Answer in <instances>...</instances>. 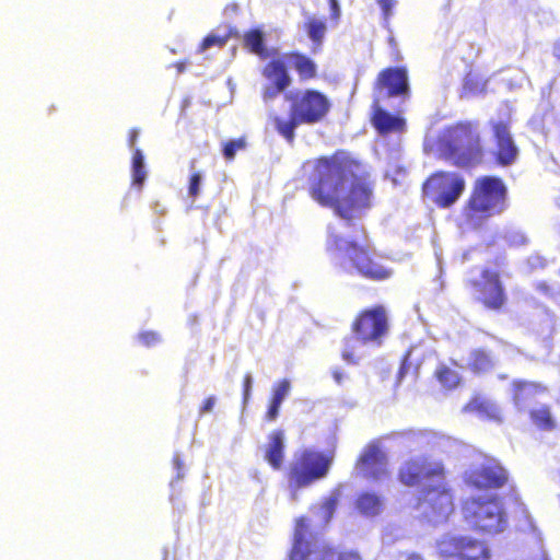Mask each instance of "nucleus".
Segmentation results:
<instances>
[{"mask_svg": "<svg viewBox=\"0 0 560 560\" xmlns=\"http://www.w3.org/2000/svg\"><path fill=\"white\" fill-rule=\"evenodd\" d=\"M445 467L441 462H432L425 456L405 460L397 474L398 481L406 487H418L424 481L445 479Z\"/></svg>", "mask_w": 560, "mask_h": 560, "instance_id": "13", "label": "nucleus"}, {"mask_svg": "<svg viewBox=\"0 0 560 560\" xmlns=\"http://www.w3.org/2000/svg\"><path fill=\"white\" fill-rule=\"evenodd\" d=\"M138 340L145 347H152L160 342L161 338L156 331L145 330L138 334Z\"/></svg>", "mask_w": 560, "mask_h": 560, "instance_id": "36", "label": "nucleus"}, {"mask_svg": "<svg viewBox=\"0 0 560 560\" xmlns=\"http://www.w3.org/2000/svg\"><path fill=\"white\" fill-rule=\"evenodd\" d=\"M326 250L337 259V266L343 271L355 272L363 279L382 282L392 278V268L378 261L370 246L357 241L346 240L343 236L330 233L326 241Z\"/></svg>", "mask_w": 560, "mask_h": 560, "instance_id": "5", "label": "nucleus"}, {"mask_svg": "<svg viewBox=\"0 0 560 560\" xmlns=\"http://www.w3.org/2000/svg\"><path fill=\"white\" fill-rule=\"evenodd\" d=\"M452 364H453L454 366H459V364H458L456 361H454V360H452Z\"/></svg>", "mask_w": 560, "mask_h": 560, "instance_id": "53", "label": "nucleus"}, {"mask_svg": "<svg viewBox=\"0 0 560 560\" xmlns=\"http://www.w3.org/2000/svg\"><path fill=\"white\" fill-rule=\"evenodd\" d=\"M477 91V82L472 78H466L463 84V95L470 96Z\"/></svg>", "mask_w": 560, "mask_h": 560, "instance_id": "38", "label": "nucleus"}, {"mask_svg": "<svg viewBox=\"0 0 560 560\" xmlns=\"http://www.w3.org/2000/svg\"><path fill=\"white\" fill-rule=\"evenodd\" d=\"M434 377L440 385L447 390L455 389L462 382V376L458 371L445 363H440L436 366Z\"/></svg>", "mask_w": 560, "mask_h": 560, "instance_id": "29", "label": "nucleus"}, {"mask_svg": "<svg viewBox=\"0 0 560 560\" xmlns=\"http://www.w3.org/2000/svg\"><path fill=\"white\" fill-rule=\"evenodd\" d=\"M495 141L492 161L488 160V151L482 144L477 122L459 120L446 126L438 137V148L450 163L466 171L475 170L492 163L495 166L509 167L518 159L510 122L506 120L490 121Z\"/></svg>", "mask_w": 560, "mask_h": 560, "instance_id": "1", "label": "nucleus"}, {"mask_svg": "<svg viewBox=\"0 0 560 560\" xmlns=\"http://www.w3.org/2000/svg\"><path fill=\"white\" fill-rule=\"evenodd\" d=\"M175 66H176V68H177V70L179 72L184 71V69H185V62L184 61L176 62Z\"/></svg>", "mask_w": 560, "mask_h": 560, "instance_id": "49", "label": "nucleus"}, {"mask_svg": "<svg viewBox=\"0 0 560 560\" xmlns=\"http://www.w3.org/2000/svg\"><path fill=\"white\" fill-rule=\"evenodd\" d=\"M139 137V130L132 128L128 132V144L130 148H133Z\"/></svg>", "mask_w": 560, "mask_h": 560, "instance_id": "45", "label": "nucleus"}, {"mask_svg": "<svg viewBox=\"0 0 560 560\" xmlns=\"http://www.w3.org/2000/svg\"><path fill=\"white\" fill-rule=\"evenodd\" d=\"M432 175L440 176V175H447V174H446V173H444V172H435V173H433Z\"/></svg>", "mask_w": 560, "mask_h": 560, "instance_id": "51", "label": "nucleus"}, {"mask_svg": "<svg viewBox=\"0 0 560 560\" xmlns=\"http://www.w3.org/2000/svg\"><path fill=\"white\" fill-rule=\"evenodd\" d=\"M463 412L474 413L487 420L501 421L499 407L479 393L471 395L463 406Z\"/></svg>", "mask_w": 560, "mask_h": 560, "instance_id": "22", "label": "nucleus"}, {"mask_svg": "<svg viewBox=\"0 0 560 560\" xmlns=\"http://www.w3.org/2000/svg\"><path fill=\"white\" fill-rule=\"evenodd\" d=\"M243 46L250 54L256 55L261 60L275 59L279 56L278 48L268 49L265 44V34L259 28H250L243 35Z\"/></svg>", "mask_w": 560, "mask_h": 560, "instance_id": "21", "label": "nucleus"}, {"mask_svg": "<svg viewBox=\"0 0 560 560\" xmlns=\"http://www.w3.org/2000/svg\"><path fill=\"white\" fill-rule=\"evenodd\" d=\"M462 510L464 517L480 532L497 534L505 527L506 517L498 495L469 498L463 502Z\"/></svg>", "mask_w": 560, "mask_h": 560, "instance_id": "9", "label": "nucleus"}, {"mask_svg": "<svg viewBox=\"0 0 560 560\" xmlns=\"http://www.w3.org/2000/svg\"><path fill=\"white\" fill-rule=\"evenodd\" d=\"M201 177H190L189 194L195 197L198 194Z\"/></svg>", "mask_w": 560, "mask_h": 560, "instance_id": "44", "label": "nucleus"}, {"mask_svg": "<svg viewBox=\"0 0 560 560\" xmlns=\"http://www.w3.org/2000/svg\"><path fill=\"white\" fill-rule=\"evenodd\" d=\"M215 404V398L213 396H210L206 398L200 407L199 413L203 415L206 412H210Z\"/></svg>", "mask_w": 560, "mask_h": 560, "instance_id": "41", "label": "nucleus"}, {"mask_svg": "<svg viewBox=\"0 0 560 560\" xmlns=\"http://www.w3.org/2000/svg\"><path fill=\"white\" fill-rule=\"evenodd\" d=\"M280 406V402L270 398V402L265 415V419L267 422H272L278 418Z\"/></svg>", "mask_w": 560, "mask_h": 560, "instance_id": "37", "label": "nucleus"}, {"mask_svg": "<svg viewBox=\"0 0 560 560\" xmlns=\"http://www.w3.org/2000/svg\"><path fill=\"white\" fill-rule=\"evenodd\" d=\"M303 30L306 32L307 36L313 43V52L319 51L323 46L326 33L325 22L311 16L304 22Z\"/></svg>", "mask_w": 560, "mask_h": 560, "instance_id": "28", "label": "nucleus"}, {"mask_svg": "<svg viewBox=\"0 0 560 560\" xmlns=\"http://www.w3.org/2000/svg\"><path fill=\"white\" fill-rule=\"evenodd\" d=\"M252 390V376L250 374H246L243 378V399L246 402L249 399Z\"/></svg>", "mask_w": 560, "mask_h": 560, "instance_id": "40", "label": "nucleus"}, {"mask_svg": "<svg viewBox=\"0 0 560 560\" xmlns=\"http://www.w3.org/2000/svg\"><path fill=\"white\" fill-rule=\"evenodd\" d=\"M144 178L145 177H141V176L135 177V182L133 183L140 186V185H142V182H143Z\"/></svg>", "mask_w": 560, "mask_h": 560, "instance_id": "50", "label": "nucleus"}, {"mask_svg": "<svg viewBox=\"0 0 560 560\" xmlns=\"http://www.w3.org/2000/svg\"><path fill=\"white\" fill-rule=\"evenodd\" d=\"M355 508L364 515L375 516L383 510V500L375 492L364 491L358 494Z\"/></svg>", "mask_w": 560, "mask_h": 560, "instance_id": "27", "label": "nucleus"}, {"mask_svg": "<svg viewBox=\"0 0 560 560\" xmlns=\"http://www.w3.org/2000/svg\"><path fill=\"white\" fill-rule=\"evenodd\" d=\"M316 560H361V557L354 551H340L332 547H325L316 552Z\"/></svg>", "mask_w": 560, "mask_h": 560, "instance_id": "30", "label": "nucleus"}, {"mask_svg": "<svg viewBox=\"0 0 560 560\" xmlns=\"http://www.w3.org/2000/svg\"><path fill=\"white\" fill-rule=\"evenodd\" d=\"M466 285L485 310L501 313L506 308L509 296L499 271L483 268L479 278L468 279Z\"/></svg>", "mask_w": 560, "mask_h": 560, "instance_id": "10", "label": "nucleus"}, {"mask_svg": "<svg viewBox=\"0 0 560 560\" xmlns=\"http://www.w3.org/2000/svg\"><path fill=\"white\" fill-rule=\"evenodd\" d=\"M552 55L560 62V38L552 46Z\"/></svg>", "mask_w": 560, "mask_h": 560, "instance_id": "47", "label": "nucleus"}, {"mask_svg": "<svg viewBox=\"0 0 560 560\" xmlns=\"http://www.w3.org/2000/svg\"><path fill=\"white\" fill-rule=\"evenodd\" d=\"M306 175H362L365 167L361 161L345 151H336L330 156L310 159L303 163Z\"/></svg>", "mask_w": 560, "mask_h": 560, "instance_id": "12", "label": "nucleus"}, {"mask_svg": "<svg viewBox=\"0 0 560 560\" xmlns=\"http://www.w3.org/2000/svg\"><path fill=\"white\" fill-rule=\"evenodd\" d=\"M532 425L540 432H552L558 429V421L549 405H540L528 410Z\"/></svg>", "mask_w": 560, "mask_h": 560, "instance_id": "25", "label": "nucleus"}, {"mask_svg": "<svg viewBox=\"0 0 560 560\" xmlns=\"http://www.w3.org/2000/svg\"><path fill=\"white\" fill-rule=\"evenodd\" d=\"M310 192L346 221L360 218L373 205V189L362 177H317Z\"/></svg>", "mask_w": 560, "mask_h": 560, "instance_id": "2", "label": "nucleus"}, {"mask_svg": "<svg viewBox=\"0 0 560 560\" xmlns=\"http://www.w3.org/2000/svg\"><path fill=\"white\" fill-rule=\"evenodd\" d=\"M232 36V30L229 31L225 35H217V34H208L200 43L199 45V51L203 52L210 47H219L222 48L230 37Z\"/></svg>", "mask_w": 560, "mask_h": 560, "instance_id": "32", "label": "nucleus"}, {"mask_svg": "<svg viewBox=\"0 0 560 560\" xmlns=\"http://www.w3.org/2000/svg\"><path fill=\"white\" fill-rule=\"evenodd\" d=\"M410 368V363L408 362L407 359H405L402 362H401V365L399 368V371H398V377L399 380H401L405 374L407 373V371L409 370Z\"/></svg>", "mask_w": 560, "mask_h": 560, "instance_id": "46", "label": "nucleus"}, {"mask_svg": "<svg viewBox=\"0 0 560 560\" xmlns=\"http://www.w3.org/2000/svg\"><path fill=\"white\" fill-rule=\"evenodd\" d=\"M354 467L361 476L370 480H382L390 476L387 454L376 441L363 447Z\"/></svg>", "mask_w": 560, "mask_h": 560, "instance_id": "18", "label": "nucleus"}, {"mask_svg": "<svg viewBox=\"0 0 560 560\" xmlns=\"http://www.w3.org/2000/svg\"><path fill=\"white\" fill-rule=\"evenodd\" d=\"M284 101L289 104V117H275V128L289 143L295 139L299 126H313L324 121L329 115L332 104L329 96L315 88L284 91Z\"/></svg>", "mask_w": 560, "mask_h": 560, "instance_id": "3", "label": "nucleus"}, {"mask_svg": "<svg viewBox=\"0 0 560 560\" xmlns=\"http://www.w3.org/2000/svg\"><path fill=\"white\" fill-rule=\"evenodd\" d=\"M439 557L450 560H491L486 540L470 535H445L436 541Z\"/></svg>", "mask_w": 560, "mask_h": 560, "instance_id": "11", "label": "nucleus"}, {"mask_svg": "<svg viewBox=\"0 0 560 560\" xmlns=\"http://www.w3.org/2000/svg\"><path fill=\"white\" fill-rule=\"evenodd\" d=\"M548 387L540 382L514 380L511 383V398L516 408L523 409L534 398L545 395Z\"/></svg>", "mask_w": 560, "mask_h": 560, "instance_id": "20", "label": "nucleus"}, {"mask_svg": "<svg viewBox=\"0 0 560 560\" xmlns=\"http://www.w3.org/2000/svg\"><path fill=\"white\" fill-rule=\"evenodd\" d=\"M247 149V138L242 136L236 139H231L222 143V154L226 161L234 160L237 152L245 151Z\"/></svg>", "mask_w": 560, "mask_h": 560, "instance_id": "31", "label": "nucleus"}, {"mask_svg": "<svg viewBox=\"0 0 560 560\" xmlns=\"http://www.w3.org/2000/svg\"><path fill=\"white\" fill-rule=\"evenodd\" d=\"M350 330L352 336L342 339L341 358L347 364L359 363L357 342L363 346L381 347L390 330L388 311L383 304L360 310L353 317Z\"/></svg>", "mask_w": 560, "mask_h": 560, "instance_id": "6", "label": "nucleus"}, {"mask_svg": "<svg viewBox=\"0 0 560 560\" xmlns=\"http://www.w3.org/2000/svg\"><path fill=\"white\" fill-rule=\"evenodd\" d=\"M290 390V382L288 380H281L278 384L275 385L272 389L271 399L282 404L285 396Z\"/></svg>", "mask_w": 560, "mask_h": 560, "instance_id": "34", "label": "nucleus"}, {"mask_svg": "<svg viewBox=\"0 0 560 560\" xmlns=\"http://www.w3.org/2000/svg\"><path fill=\"white\" fill-rule=\"evenodd\" d=\"M332 462V453L306 448L296 454L285 471V480L291 497L295 499L299 490L326 478Z\"/></svg>", "mask_w": 560, "mask_h": 560, "instance_id": "8", "label": "nucleus"}, {"mask_svg": "<svg viewBox=\"0 0 560 560\" xmlns=\"http://www.w3.org/2000/svg\"><path fill=\"white\" fill-rule=\"evenodd\" d=\"M465 188L464 177H427L422 184L423 196L442 209L452 207Z\"/></svg>", "mask_w": 560, "mask_h": 560, "instance_id": "15", "label": "nucleus"}, {"mask_svg": "<svg viewBox=\"0 0 560 560\" xmlns=\"http://www.w3.org/2000/svg\"><path fill=\"white\" fill-rule=\"evenodd\" d=\"M132 175H145L144 156L140 149H135L132 153Z\"/></svg>", "mask_w": 560, "mask_h": 560, "instance_id": "35", "label": "nucleus"}, {"mask_svg": "<svg viewBox=\"0 0 560 560\" xmlns=\"http://www.w3.org/2000/svg\"><path fill=\"white\" fill-rule=\"evenodd\" d=\"M268 445L265 448V459L272 469L279 470L284 460L283 432L275 430L268 435Z\"/></svg>", "mask_w": 560, "mask_h": 560, "instance_id": "24", "label": "nucleus"}, {"mask_svg": "<svg viewBox=\"0 0 560 560\" xmlns=\"http://www.w3.org/2000/svg\"><path fill=\"white\" fill-rule=\"evenodd\" d=\"M495 365L494 357L491 351L483 348H477L470 351L467 368L476 374L481 375L490 372Z\"/></svg>", "mask_w": 560, "mask_h": 560, "instance_id": "26", "label": "nucleus"}, {"mask_svg": "<svg viewBox=\"0 0 560 560\" xmlns=\"http://www.w3.org/2000/svg\"><path fill=\"white\" fill-rule=\"evenodd\" d=\"M288 63L291 65L301 82L313 81L318 77L317 63L306 54L299 50L280 52L260 69V74L266 80L261 90V98L265 103L276 100L291 86L292 77Z\"/></svg>", "mask_w": 560, "mask_h": 560, "instance_id": "4", "label": "nucleus"}, {"mask_svg": "<svg viewBox=\"0 0 560 560\" xmlns=\"http://www.w3.org/2000/svg\"><path fill=\"white\" fill-rule=\"evenodd\" d=\"M329 8H330V14L334 20H338L340 16V8L337 0H328Z\"/></svg>", "mask_w": 560, "mask_h": 560, "instance_id": "43", "label": "nucleus"}, {"mask_svg": "<svg viewBox=\"0 0 560 560\" xmlns=\"http://www.w3.org/2000/svg\"><path fill=\"white\" fill-rule=\"evenodd\" d=\"M377 2L382 8L384 16L388 18L392 14V9L394 7V0H377Z\"/></svg>", "mask_w": 560, "mask_h": 560, "instance_id": "42", "label": "nucleus"}, {"mask_svg": "<svg viewBox=\"0 0 560 560\" xmlns=\"http://www.w3.org/2000/svg\"><path fill=\"white\" fill-rule=\"evenodd\" d=\"M360 231L362 232V234H364V228L363 226H360Z\"/></svg>", "mask_w": 560, "mask_h": 560, "instance_id": "54", "label": "nucleus"}, {"mask_svg": "<svg viewBox=\"0 0 560 560\" xmlns=\"http://www.w3.org/2000/svg\"><path fill=\"white\" fill-rule=\"evenodd\" d=\"M337 505H338V497L337 495H330L323 501V503L320 505V510L323 512V517H324L325 522L330 521V518L332 517V515L337 509Z\"/></svg>", "mask_w": 560, "mask_h": 560, "instance_id": "33", "label": "nucleus"}, {"mask_svg": "<svg viewBox=\"0 0 560 560\" xmlns=\"http://www.w3.org/2000/svg\"><path fill=\"white\" fill-rule=\"evenodd\" d=\"M372 109L370 121L380 135L401 133L406 130L405 118L385 110L380 97H373Z\"/></svg>", "mask_w": 560, "mask_h": 560, "instance_id": "19", "label": "nucleus"}, {"mask_svg": "<svg viewBox=\"0 0 560 560\" xmlns=\"http://www.w3.org/2000/svg\"><path fill=\"white\" fill-rule=\"evenodd\" d=\"M334 375H335L336 380H337L338 382H340V380H341V375H340L339 373H335Z\"/></svg>", "mask_w": 560, "mask_h": 560, "instance_id": "52", "label": "nucleus"}, {"mask_svg": "<svg viewBox=\"0 0 560 560\" xmlns=\"http://www.w3.org/2000/svg\"><path fill=\"white\" fill-rule=\"evenodd\" d=\"M506 200L508 189L499 177L478 178L463 208L466 224L474 230L482 228L490 218L508 208Z\"/></svg>", "mask_w": 560, "mask_h": 560, "instance_id": "7", "label": "nucleus"}, {"mask_svg": "<svg viewBox=\"0 0 560 560\" xmlns=\"http://www.w3.org/2000/svg\"><path fill=\"white\" fill-rule=\"evenodd\" d=\"M536 290L541 292L542 294L547 296H553L555 295V288L547 281H540L536 284Z\"/></svg>", "mask_w": 560, "mask_h": 560, "instance_id": "39", "label": "nucleus"}, {"mask_svg": "<svg viewBox=\"0 0 560 560\" xmlns=\"http://www.w3.org/2000/svg\"><path fill=\"white\" fill-rule=\"evenodd\" d=\"M308 532L307 518L301 516L295 522L294 542L290 552V560H308L311 555L306 534Z\"/></svg>", "mask_w": 560, "mask_h": 560, "instance_id": "23", "label": "nucleus"}, {"mask_svg": "<svg viewBox=\"0 0 560 560\" xmlns=\"http://www.w3.org/2000/svg\"><path fill=\"white\" fill-rule=\"evenodd\" d=\"M406 560H423V559L417 553H410L407 556Z\"/></svg>", "mask_w": 560, "mask_h": 560, "instance_id": "48", "label": "nucleus"}, {"mask_svg": "<svg viewBox=\"0 0 560 560\" xmlns=\"http://www.w3.org/2000/svg\"><path fill=\"white\" fill-rule=\"evenodd\" d=\"M410 95L408 70L404 66L387 67L378 72L373 83V97L408 98Z\"/></svg>", "mask_w": 560, "mask_h": 560, "instance_id": "17", "label": "nucleus"}, {"mask_svg": "<svg viewBox=\"0 0 560 560\" xmlns=\"http://www.w3.org/2000/svg\"><path fill=\"white\" fill-rule=\"evenodd\" d=\"M417 505L428 516L445 520L455 509L453 491L444 480L438 481L435 486L420 491Z\"/></svg>", "mask_w": 560, "mask_h": 560, "instance_id": "16", "label": "nucleus"}, {"mask_svg": "<svg viewBox=\"0 0 560 560\" xmlns=\"http://www.w3.org/2000/svg\"><path fill=\"white\" fill-rule=\"evenodd\" d=\"M510 475L501 462L493 457L486 460L464 475V482L477 490H499L509 483Z\"/></svg>", "mask_w": 560, "mask_h": 560, "instance_id": "14", "label": "nucleus"}]
</instances>
